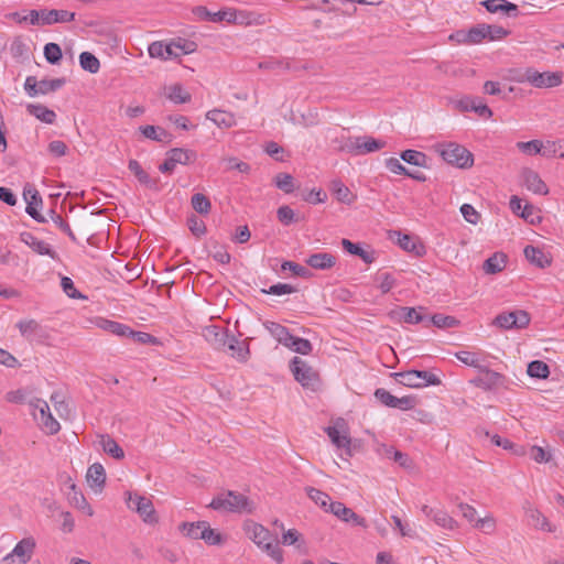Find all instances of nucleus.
<instances>
[{"mask_svg":"<svg viewBox=\"0 0 564 564\" xmlns=\"http://www.w3.org/2000/svg\"><path fill=\"white\" fill-rule=\"evenodd\" d=\"M193 13L202 21L209 22H232L236 24H264L267 18L264 14L256 13L247 10H236L225 8L216 12H210L206 7L198 6L193 9Z\"/></svg>","mask_w":564,"mask_h":564,"instance_id":"nucleus-1","label":"nucleus"},{"mask_svg":"<svg viewBox=\"0 0 564 564\" xmlns=\"http://www.w3.org/2000/svg\"><path fill=\"white\" fill-rule=\"evenodd\" d=\"M208 507L218 511L246 514H251L256 510V505L252 500L234 490H227L217 495Z\"/></svg>","mask_w":564,"mask_h":564,"instance_id":"nucleus-2","label":"nucleus"},{"mask_svg":"<svg viewBox=\"0 0 564 564\" xmlns=\"http://www.w3.org/2000/svg\"><path fill=\"white\" fill-rule=\"evenodd\" d=\"M434 150L447 164L458 169H469L474 164L473 153L458 143H437Z\"/></svg>","mask_w":564,"mask_h":564,"instance_id":"nucleus-3","label":"nucleus"},{"mask_svg":"<svg viewBox=\"0 0 564 564\" xmlns=\"http://www.w3.org/2000/svg\"><path fill=\"white\" fill-rule=\"evenodd\" d=\"M13 17L19 21L29 20L33 25H51L54 23L70 22L75 19V13L67 10H31L28 15L20 17L18 12Z\"/></svg>","mask_w":564,"mask_h":564,"instance_id":"nucleus-4","label":"nucleus"},{"mask_svg":"<svg viewBox=\"0 0 564 564\" xmlns=\"http://www.w3.org/2000/svg\"><path fill=\"white\" fill-rule=\"evenodd\" d=\"M386 147V141L375 139L370 135L348 137L343 145L341 151L352 155H364L379 151Z\"/></svg>","mask_w":564,"mask_h":564,"instance_id":"nucleus-5","label":"nucleus"},{"mask_svg":"<svg viewBox=\"0 0 564 564\" xmlns=\"http://www.w3.org/2000/svg\"><path fill=\"white\" fill-rule=\"evenodd\" d=\"M394 378L404 387L423 388L441 384V379L426 370H406L393 373Z\"/></svg>","mask_w":564,"mask_h":564,"instance_id":"nucleus-6","label":"nucleus"},{"mask_svg":"<svg viewBox=\"0 0 564 564\" xmlns=\"http://www.w3.org/2000/svg\"><path fill=\"white\" fill-rule=\"evenodd\" d=\"M290 369L297 382L304 388L315 390L319 382V377L316 371L300 357H294L290 361Z\"/></svg>","mask_w":564,"mask_h":564,"instance_id":"nucleus-7","label":"nucleus"},{"mask_svg":"<svg viewBox=\"0 0 564 564\" xmlns=\"http://www.w3.org/2000/svg\"><path fill=\"white\" fill-rule=\"evenodd\" d=\"M479 376L470 380V383L484 391H492L499 388H505L507 384V378L495 370L482 366L479 370Z\"/></svg>","mask_w":564,"mask_h":564,"instance_id":"nucleus-8","label":"nucleus"},{"mask_svg":"<svg viewBox=\"0 0 564 564\" xmlns=\"http://www.w3.org/2000/svg\"><path fill=\"white\" fill-rule=\"evenodd\" d=\"M35 410L39 411V415L33 413L35 420L39 422L42 431L47 435H54L61 430L59 423L50 412V406L46 401L36 399L35 402H30Z\"/></svg>","mask_w":564,"mask_h":564,"instance_id":"nucleus-9","label":"nucleus"},{"mask_svg":"<svg viewBox=\"0 0 564 564\" xmlns=\"http://www.w3.org/2000/svg\"><path fill=\"white\" fill-rule=\"evenodd\" d=\"M525 79L535 88H552L562 84V72H543L540 73L533 67L527 68Z\"/></svg>","mask_w":564,"mask_h":564,"instance_id":"nucleus-10","label":"nucleus"},{"mask_svg":"<svg viewBox=\"0 0 564 564\" xmlns=\"http://www.w3.org/2000/svg\"><path fill=\"white\" fill-rule=\"evenodd\" d=\"M376 399L386 406L400 409L402 411L412 410L417 404V398L414 395H405L398 398L392 395L389 391L383 388H378L375 391Z\"/></svg>","mask_w":564,"mask_h":564,"instance_id":"nucleus-11","label":"nucleus"},{"mask_svg":"<svg viewBox=\"0 0 564 564\" xmlns=\"http://www.w3.org/2000/svg\"><path fill=\"white\" fill-rule=\"evenodd\" d=\"M529 323L530 315L522 310L498 314L492 321V325L502 329H521L527 327Z\"/></svg>","mask_w":564,"mask_h":564,"instance_id":"nucleus-12","label":"nucleus"},{"mask_svg":"<svg viewBox=\"0 0 564 564\" xmlns=\"http://www.w3.org/2000/svg\"><path fill=\"white\" fill-rule=\"evenodd\" d=\"M425 307L419 306L408 307V306H399L389 312V317L394 322H404L406 324H427L429 316L423 312Z\"/></svg>","mask_w":564,"mask_h":564,"instance_id":"nucleus-13","label":"nucleus"},{"mask_svg":"<svg viewBox=\"0 0 564 564\" xmlns=\"http://www.w3.org/2000/svg\"><path fill=\"white\" fill-rule=\"evenodd\" d=\"M128 507L131 510L137 511L144 522L150 524L158 522L155 510L150 499L138 495H135L134 497L130 495L128 500Z\"/></svg>","mask_w":564,"mask_h":564,"instance_id":"nucleus-14","label":"nucleus"},{"mask_svg":"<svg viewBox=\"0 0 564 564\" xmlns=\"http://www.w3.org/2000/svg\"><path fill=\"white\" fill-rule=\"evenodd\" d=\"M23 197L26 202V214L37 223H46V218L37 210V207L42 205V197L35 187L26 184L23 189Z\"/></svg>","mask_w":564,"mask_h":564,"instance_id":"nucleus-15","label":"nucleus"},{"mask_svg":"<svg viewBox=\"0 0 564 564\" xmlns=\"http://www.w3.org/2000/svg\"><path fill=\"white\" fill-rule=\"evenodd\" d=\"M329 512L336 516L344 522L352 523L354 525L367 528L365 518L358 516L352 509L346 507L343 502L333 501L329 503Z\"/></svg>","mask_w":564,"mask_h":564,"instance_id":"nucleus-16","label":"nucleus"},{"mask_svg":"<svg viewBox=\"0 0 564 564\" xmlns=\"http://www.w3.org/2000/svg\"><path fill=\"white\" fill-rule=\"evenodd\" d=\"M202 335L215 350H226L228 339V332L226 328L217 325H209L203 328Z\"/></svg>","mask_w":564,"mask_h":564,"instance_id":"nucleus-17","label":"nucleus"},{"mask_svg":"<svg viewBox=\"0 0 564 564\" xmlns=\"http://www.w3.org/2000/svg\"><path fill=\"white\" fill-rule=\"evenodd\" d=\"M21 335L30 341L42 343L47 338L45 329L35 319H22L17 324Z\"/></svg>","mask_w":564,"mask_h":564,"instance_id":"nucleus-18","label":"nucleus"},{"mask_svg":"<svg viewBox=\"0 0 564 564\" xmlns=\"http://www.w3.org/2000/svg\"><path fill=\"white\" fill-rule=\"evenodd\" d=\"M521 177L524 182L525 187L539 195H547L549 188L540 175L532 169L524 167L521 171Z\"/></svg>","mask_w":564,"mask_h":564,"instance_id":"nucleus-19","label":"nucleus"},{"mask_svg":"<svg viewBox=\"0 0 564 564\" xmlns=\"http://www.w3.org/2000/svg\"><path fill=\"white\" fill-rule=\"evenodd\" d=\"M20 240L29 246L34 252L41 256H48L52 259L57 257L55 250H53L50 245L45 241L37 239L33 234L29 231H23L20 234Z\"/></svg>","mask_w":564,"mask_h":564,"instance_id":"nucleus-20","label":"nucleus"},{"mask_svg":"<svg viewBox=\"0 0 564 564\" xmlns=\"http://www.w3.org/2000/svg\"><path fill=\"white\" fill-rule=\"evenodd\" d=\"M66 496L72 506L79 510L86 511L88 516H93L94 512L91 507L87 502L82 490L72 481L69 477Z\"/></svg>","mask_w":564,"mask_h":564,"instance_id":"nucleus-21","label":"nucleus"},{"mask_svg":"<svg viewBox=\"0 0 564 564\" xmlns=\"http://www.w3.org/2000/svg\"><path fill=\"white\" fill-rule=\"evenodd\" d=\"M249 340L250 338L239 340L235 336L228 335L226 349L230 351L231 357L246 362L250 355Z\"/></svg>","mask_w":564,"mask_h":564,"instance_id":"nucleus-22","label":"nucleus"},{"mask_svg":"<svg viewBox=\"0 0 564 564\" xmlns=\"http://www.w3.org/2000/svg\"><path fill=\"white\" fill-rule=\"evenodd\" d=\"M393 235L398 236V243L403 250L413 253L415 257H423L426 253L425 246L419 239L400 231H393Z\"/></svg>","mask_w":564,"mask_h":564,"instance_id":"nucleus-23","label":"nucleus"},{"mask_svg":"<svg viewBox=\"0 0 564 564\" xmlns=\"http://www.w3.org/2000/svg\"><path fill=\"white\" fill-rule=\"evenodd\" d=\"M139 131L144 138L165 144H170L174 139L172 133L160 126H140Z\"/></svg>","mask_w":564,"mask_h":564,"instance_id":"nucleus-24","label":"nucleus"},{"mask_svg":"<svg viewBox=\"0 0 564 564\" xmlns=\"http://www.w3.org/2000/svg\"><path fill=\"white\" fill-rule=\"evenodd\" d=\"M459 106L464 111H474L481 118L489 119L492 117L491 109L478 97L462 99Z\"/></svg>","mask_w":564,"mask_h":564,"instance_id":"nucleus-25","label":"nucleus"},{"mask_svg":"<svg viewBox=\"0 0 564 564\" xmlns=\"http://www.w3.org/2000/svg\"><path fill=\"white\" fill-rule=\"evenodd\" d=\"M525 259L540 269H545L551 265V258L544 251L534 246H527L523 250Z\"/></svg>","mask_w":564,"mask_h":564,"instance_id":"nucleus-26","label":"nucleus"},{"mask_svg":"<svg viewBox=\"0 0 564 564\" xmlns=\"http://www.w3.org/2000/svg\"><path fill=\"white\" fill-rule=\"evenodd\" d=\"M305 262L313 269L328 270L336 264L337 258L328 252H317L311 254Z\"/></svg>","mask_w":564,"mask_h":564,"instance_id":"nucleus-27","label":"nucleus"},{"mask_svg":"<svg viewBox=\"0 0 564 564\" xmlns=\"http://www.w3.org/2000/svg\"><path fill=\"white\" fill-rule=\"evenodd\" d=\"M86 479L95 490H101L106 482V471L100 463H94L88 467Z\"/></svg>","mask_w":564,"mask_h":564,"instance_id":"nucleus-28","label":"nucleus"},{"mask_svg":"<svg viewBox=\"0 0 564 564\" xmlns=\"http://www.w3.org/2000/svg\"><path fill=\"white\" fill-rule=\"evenodd\" d=\"M169 44L171 45V51L173 53L171 54L172 58L194 53L197 50L196 42L184 37L172 39Z\"/></svg>","mask_w":564,"mask_h":564,"instance_id":"nucleus-29","label":"nucleus"},{"mask_svg":"<svg viewBox=\"0 0 564 564\" xmlns=\"http://www.w3.org/2000/svg\"><path fill=\"white\" fill-rule=\"evenodd\" d=\"M35 547L36 542L34 538L28 536L19 541L11 552L14 553L15 557H20L22 562L28 563L31 560Z\"/></svg>","mask_w":564,"mask_h":564,"instance_id":"nucleus-30","label":"nucleus"},{"mask_svg":"<svg viewBox=\"0 0 564 564\" xmlns=\"http://www.w3.org/2000/svg\"><path fill=\"white\" fill-rule=\"evenodd\" d=\"M128 169L130 170V172L134 174V176L142 185L147 186L150 189L159 188V181L150 177V175L142 169V166L137 160H130L128 163Z\"/></svg>","mask_w":564,"mask_h":564,"instance_id":"nucleus-31","label":"nucleus"},{"mask_svg":"<svg viewBox=\"0 0 564 564\" xmlns=\"http://www.w3.org/2000/svg\"><path fill=\"white\" fill-rule=\"evenodd\" d=\"M341 246L346 252L359 257L367 264L372 263L376 259L375 251H367L359 243H355L349 239L344 238Z\"/></svg>","mask_w":564,"mask_h":564,"instance_id":"nucleus-32","label":"nucleus"},{"mask_svg":"<svg viewBox=\"0 0 564 564\" xmlns=\"http://www.w3.org/2000/svg\"><path fill=\"white\" fill-rule=\"evenodd\" d=\"M206 119L213 121L219 128H231L236 124L235 116L220 109L209 110L206 113Z\"/></svg>","mask_w":564,"mask_h":564,"instance_id":"nucleus-33","label":"nucleus"},{"mask_svg":"<svg viewBox=\"0 0 564 564\" xmlns=\"http://www.w3.org/2000/svg\"><path fill=\"white\" fill-rule=\"evenodd\" d=\"M248 533L250 535V539L259 546L262 547L265 542L273 541V538L275 536L272 534L267 528L259 523H252L248 528Z\"/></svg>","mask_w":564,"mask_h":564,"instance_id":"nucleus-34","label":"nucleus"},{"mask_svg":"<svg viewBox=\"0 0 564 564\" xmlns=\"http://www.w3.org/2000/svg\"><path fill=\"white\" fill-rule=\"evenodd\" d=\"M488 12H500L506 17H517L519 14L518 6L514 2H480Z\"/></svg>","mask_w":564,"mask_h":564,"instance_id":"nucleus-35","label":"nucleus"},{"mask_svg":"<svg viewBox=\"0 0 564 564\" xmlns=\"http://www.w3.org/2000/svg\"><path fill=\"white\" fill-rule=\"evenodd\" d=\"M99 444L102 451L115 459H122L124 457L123 449L119 446L113 437L108 434L99 436Z\"/></svg>","mask_w":564,"mask_h":564,"instance_id":"nucleus-36","label":"nucleus"},{"mask_svg":"<svg viewBox=\"0 0 564 564\" xmlns=\"http://www.w3.org/2000/svg\"><path fill=\"white\" fill-rule=\"evenodd\" d=\"M507 263V256L503 252H495L491 257L485 260L482 270L487 274H496L501 272Z\"/></svg>","mask_w":564,"mask_h":564,"instance_id":"nucleus-37","label":"nucleus"},{"mask_svg":"<svg viewBox=\"0 0 564 564\" xmlns=\"http://www.w3.org/2000/svg\"><path fill=\"white\" fill-rule=\"evenodd\" d=\"M525 513L529 519V524L531 527L546 532L554 531L547 518L544 517L538 509L530 507L527 509Z\"/></svg>","mask_w":564,"mask_h":564,"instance_id":"nucleus-38","label":"nucleus"},{"mask_svg":"<svg viewBox=\"0 0 564 564\" xmlns=\"http://www.w3.org/2000/svg\"><path fill=\"white\" fill-rule=\"evenodd\" d=\"M263 326L280 344L284 346L289 345L288 343L292 339V334L289 329L279 323L267 321L263 323Z\"/></svg>","mask_w":564,"mask_h":564,"instance_id":"nucleus-39","label":"nucleus"},{"mask_svg":"<svg viewBox=\"0 0 564 564\" xmlns=\"http://www.w3.org/2000/svg\"><path fill=\"white\" fill-rule=\"evenodd\" d=\"M26 109L30 115L34 116L36 119L41 120L42 122L52 124L56 120V113L43 105L30 104V105H28Z\"/></svg>","mask_w":564,"mask_h":564,"instance_id":"nucleus-40","label":"nucleus"},{"mask_svg":"<svg viewBox=\"0 0 564 564\" xmlns=\"http://www.w3.org/2000/svg\"><path fill=\"white\" fill-rule=\"evenodd\" d=\"M332 192L338 202L347 205L352 204L356 199L350 189L339 180L332 182Z\"/></svg>","mask_w":564,"mask_h":564,"instance_id":"nucleus-41","label":"nucleus"},{"mask_svg":"<svg viewBox=\"0 0 564 564\" xmlns=\"http://www.w3.org/2000/svg\"><path fill=\"white\" fill-rule=\"evenodd\" d=\"M166 156H170L174 164H189L196 160V152L182 148H173L166 152Z\"/></svg>","mask_w":564,"mask_h":564,"instance_id":"nucleus-42","label":"nucleus"},{"mask_svg":"<svg viewBox=\"0 0 564 564\" xmlns=\"http://www.w3.org/2000/svg\"><path fill=\"white\" fill-rule=\"evenodd\" d=\"M325 432L336 447L346 448L350 453V437L347 433L341 434L337 426H327Z\"/></svg>","mask_w":564,"mask_h":564,"instance_id":"nucleus-43","label":"nucleus"},{"mask_svg":"<svg viewBox=\"0 0 564 564\" xmlns=\"http://www.w3.org/2000/svg\"><path fill=\"white\" fill-rule=\"evenodd\" d=\"M459 323L460 322L454 316L444 315V314L438 313V314H434L431 317H429L427 324H425V327H429L430 324H432L437 328L445 329V328L457 327L459 325Z\"/></svg>","mask_w":564,"mask_h":564,"instance_id":"nucleus-44","label":"nucleus"},{"mask_svg":"<svg viewBox=\"0 0 564 564\" xmlns=\"http://www.w3.org/2000/svg\"><path fill=\"white\" fill-rule=\"evenodd\" d=\"M149 55L152 58H161V59H171V45L167 43H164L163 41H155L151 43L148 47Z\"/></svg>","mask_w":564,"mask_h":564,"instance_id":"nucleus-45","label":"nucleus"},{"mask_svg":"<svg viewBox=\"0 0 564 564\" xmlns=\"http://www.w3.org/2000/svg\"><path fill=\"white\" fill-rule=\"evenodd\" d=\"M207 521H197V522H182L178 525V530L183 533L184 536L193 539V540H202L203 527L206 525Z\"/></svg>","mask_w":564,"mask_h":564,"instance_id":"nucleus-46","label":"nucleus"},{"mask_svg":"<svg viewBox=\"0 0 564 564\" xmlns=\"http://www.w3.org/2000/svg\"><path fill=\"white\" fill-rule=\"evenodd\" d=\"M99 326L119 337H128L131 334V327L116 321L102 319Z\"/></svg>","mask_w":564,"mask_h":564,"instance_id":"nucleus-47","label":"nucleus"},{"mask_svg":"<svg viewBox=\"0 0 564 564\" xmlns=\"http://www.w3.org/2000/svg\"><path fill=\"white\" fill-rule=\"evenodd\" d=\"M401 159L408 164L420 167H427V155L416 150H405L401 153Z\"/></svg>","mask_w":564,"mask_h":564,"instance_id":"nucleus-48","label":"nucleus"},{"mask_svg":"<svg viewBox=\"0 0 564 564\" xmlns=\"http://www.w3.org/2000/svg\"><path fill=\"white\" fill-rule=\"evenodd\" d=\"M527 373L531 378L546 379L550 376V368L542 360H533L529 362Z\"/></svg>","mask_w":564,"mask_h":564,"instance_id":"nucleus-49","label":"nucleus"},{"mask_svg":"<svg viewBox=\"0 0 564 564\" xmlns=\"http://www.w3.org/2000/svg\"><path fill=\"white\" fill-rule=\"evenodd\" d=\"M305 491H306L307 496L317 506H319L325 511L329 510V503L333 502V501L330 500V497L326 492H324V491H322L319 489H316L314 487H306Z\"/></svg>","mask_w":564,"mask_h":564,"instance_id":"nucleus-50","label":"nucleus"},{"mask_svg":"<svg viewBox=\"0 0 564 564\" xmlns=\"http://www.w3.org/2000/svg\"><path fill=\"white\" fill-rule=\"evenodd\" d=\"M79 65L84 70H87L91 74L98 73L100 68L99 59L90 52L80 53Z\"/></svg>","mask_w":564,"mask_h":564,"instance_id":"nucleus-51","label":"nucleus"},{"mask_svg":"<svg viewBox=\"0 0 564 564\" xmlns=\"http://www.w3.org/2000/svg\"><path fill=\"white\" fill-rule=\"evenodd\" d=\"M438 527L447 529V530H454L458 528V522L452 518L446 511L436 509L435 512H433V519H432Z\"/></svg>","mask_w":564,"mask_h":564,"instance_id":"nucleus-52","label":"nucleus"},{"mask_svg":"<svg viewBox=\"0 0 564 564\" xmlns=\"http://www.w3.org/2000/svg\"><path fill=\"white\" fill-rule=\"evenodd\" d=\"M191 204L193 209L202 215H207L212 209L209 198L202 193L194 194L191 198Z\"/></svg>","mask_w":564,"mask_h":564,"instance_id":"nucleus-53","label":"nucleus"},{"mask_svg":"<svg viewBox=\"0 0 564 564\" xmlns=\"http://www.w3.org/2000/svg\"><path fill=\"white\" fill-rule=\"evenodd\" d=\"M167 98L178 105L189 102L192 97L184 90L181 84H174L169 87Z\"/></svg>","mask_w":564,"mask_h":564,"instance_id":"nucleus-54","label":"nucleus"},{"mask_svg":"<svg viewBox=\"0 0 564 564\" xmlns=\"http://www.w3.org/2000/svg\"><path fill=\"white\" fill-rule=\"evenodd\" d=\"M517 147L521 152L529 154V155L541 154L543 156H550V154L546 151H542L543 143L539 140L518 142Z\"/></svg>","mask_w":564,"mask_h":564,"instance_id":"nucleus-55","label":"nucleus"},{"mask_svg":"<svg viewBox=\"0 0 564 564\" xmlns=\"http://www.w3.org/2000/svg\"><path fill=\"white\" fill-rule=\"evenodd\" d=\"M288 344L289 345H286L285 347L301 355H308L313 350V346L308 339L296 337L293 335L292 339Z\"/></svg>","mask_w":564,"mask_h":564,"instance_id":"nucleus-56","label":"nucleus"},{"mask_svg":"<svg viewBox=\"0 0 564 564\" xmlns=\"http://www.w3.org/2000/svg\"><path fill=\"white\" fill-rule=\"evenodd\" d=\"M203 532H202V540L208 545H220L225 542V538L215 529L210 528L209 523L207 522L206 525L202 524Z\"/></svg>","mask_w":564,"mask_h":564,"instance_id":"nucleus-57","label":"nucleus"},{"mask_svg":"<svg viewBox=\"0 0 564 564\" xmlns=\"http://www.w3.org/2000/svg\"><path fill=\"white\" fill-rule=\"evenodd\" d=\"M39 84V95H47L61 89L66 84V78L42 79Z\"/></svg>","mask_w":564,"mask_h":564,"instance_id":"nucleus-58","label":"nucleus"},{"mask_svg":"<svg viewBox=\"0 0 564 564\" xmlns=\"http://www.w3.org/2000/svg\"><path fill=\"white\" fill-rule=\"evenodd\" d=\"M455 357L466 366L480 369L484 365H481V360L478 354L467 350L457 351Z\"/></svg>","mask_w":564,"mask_h":564,"instance_id":"nucleus-59","label":"nucleus"},{"mask_svg":"<svg viewBox=\"0 0 564 564\" xmlns=\"http://www.w3.org/2000/svg\"><path fill=\"white\" fill-rule=\"evenodd\" d=\"M476 434L479 437L490 438L492 444L503 447L505 449H513L514 447V444L508 438H502L498 434L490 435V433L484 429H477Z\"/></svg>","mask_w":564,"mask_h":564,"instance_id":"nucleus-60","label":"nucleus"},{"mask_svg":"<svg viewBox=\"0 0 564 564\" xmlns=\"http://www.w3.org/2000/svg\"><path fill=\"white\" fill-rule=\"evenodd\" d=\"M275 186L283 191L285 194H290L294 191V178L289 173H279L274 177Z\"/></svg>","mask_w":564,"mask_h":564,"instance_id":"nucleus-61","label":"nucleus"},{"mask_svg":"<svg viewBox=\"0 0 564 564\" xmlns=\"http://www.w3.org/2000/svg\"><path fill=\"white\" fill-rule=\"evenodd\" d=\"M44 57L47 63L55 65L58 64L63 57L62 50L56 43H47L44 46Z\"/></svg>","mask_w":564,"mask_h":564,"instance_id":"nucleus-62","label":"nucleus"},{"mask_svg":"<svg viewBox=\"0 0 564 564\" xmlns=\"http://www.w3.org/2000/svg\"><path fill=\"white\" fill-rule=\"evenodd\" d=\"M267 554L272 557L275 562L282 563L283 561V552L279 545V541L276 535L273 538V541L265 542V544L261 547Z\"/></svg>","mask_w":564,"mask_h":564,"instance_id":"nucleus-63","label":"nucleus"},{"mask_svg":"<svg viewBox=\"0 0 564 564\" xmlns=\"http://www.w3.org/2000/svg\"><path fill=\"white\" fill-rule=\"evenodd\" d=\"M276 217H278L279 221L281 224H283L284 226H290L291 224L299 221V219L295 216L294 210L288 205L280 206L278 208Z\"/></svg>","mask_w":564,"mask_h":564,"instance_id":"nucleus-64","label":"nucleus"}]
</instances>
